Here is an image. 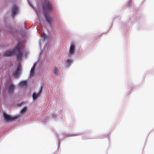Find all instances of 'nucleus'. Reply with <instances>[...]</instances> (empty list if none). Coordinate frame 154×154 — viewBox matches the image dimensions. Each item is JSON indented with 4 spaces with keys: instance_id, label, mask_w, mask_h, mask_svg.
Segmentation results:
<instances>
[{
    "instance_id": "obj_3",
    "label": "nucleus",
    "mask_w": 154,
    "mask_h": 154,
    "mask_svg": "<svg viewBox=\"0 0 154 154\" xmlns=\"http://www.w3.org/2000/svg\"><path fill=\"white\" fill-rule=\"evenodd\" d=\"M3 114L4 119L6 122L12 121L17 118V116L12 117L5 112H3Z\"/></svg>"
},
{
    "instance_id": "obj_2",
    "label": "nucleus",
    "mask_w": 154,
    "mask_h": 154,
    "mask_svg": "<svg viewBox=\"0 0 154 154\" xmlns=\"http://www.w3.org/2000/svg\"><path fill=\"white\" fill-rule=\"evenodd\" d=\"M42 8L44 14H49L53 8V5L49 1H45L42 4Z\"/></svg>"
},
{
    "instance_id": "obj_13",
    "label": "nucleus",
    "mask_w": 154,
    "mask_h": 154,
    "mask_svg": "<svg viewBox=\"0 0 154 154\" xmlns=\"http://www.w3.org/2000/svg\"><path fill=\"white\" fill-rule=\"evenodd\" d=\"M27 109V108L26 107H24L22 109V110L21 111V113L23 114L24 112H25L26 111Z\"/></svg>"
},
{
    "instance_id": "obj_5",
    "label": "nucleus",
    "mask_w": 154,
    "mask_h": 154,
    "mask_svg": "<svg viewBox=\"0 0 154 154\" xmlns=\"http://www.w3.org/2000/svg\"><path fill=\"white\" fill-rule=\"evenodd\" d=\"M21 67L20 65L18 66L17 70L13 73L14 75L16 78H17L20 73Z\"/></svg>"
},
{
    "instance_id": "obj_8",
    "label": "nucleus",
    "mask_w": 154,
    "mask_h": 154,
    "mask_svg": "<svg viewBox=\"0 0 154 154\" xmlns=\"http://www.w3.org/2000/svg\"><path fill=\"white\" fill-rule=\"evenodd\" d=\"M48 14H44V16L45 18L46 21L49 24H50L52 20V18L49 17Z\"/></svg>"
},
{
    "instance_id": "obj_10",
    "label": "nucleus",
    "mask_w": 154,
    "mask_h": 154,
    "mask_svg": "<svg viewBox=\"0 0 154 154\" xmlns=\"http://www.w3.org/2000/svg\"><path fill=\"white\" fill-rule=\"evenodd\" d=\"M53 72L55 75H58L60 74L59 70L58 69V67L57 66L54 67Z\"/></svg>"
},
{
    "instance_id": "obj_1",
    "label": "nucleus",
    "mask_w": 154,
    "mask_h": 154,
    "mask_svg": "<svg viewBox=\"0 0 154 154\" xmlns=\"http://www.w3.org/2000/svg\"><path fill=\"white\" fill-rule=\"evenodd\" d=\"M14 53L17 56V59L18 60H21L22 56V53L21 51L20 46L18 45L13 50L9 49L5 51L4 56L9 57L13 55Z\"/></svg>"
},
{
    "instance_id": "obj_11",
    "label": "nucleus",
    "mask_w": 154,
    "mask_h": 154,
    "mask_svg": "<svg viewBox=\"0 0 154 154\" xmlns=\"http://www.w3.org/2000/svg\"><path fill=\"white\" fill-rule=\"evenodd\" d=\"M72 60L70 59H67L65 61V63L66 64L67 66H69L70 64L72 62Z\"/></svg>"
},
{
    "instance_id": "obj_9",
    "label": "nucleus",
    "mask_w": 154,
    "mask_h": 154,
    "mask_svg": "<svg viewBox=\"0 0 154 154\" xmlns=\"http://www.w3.org/2000/svg\"><path fill=\"white\" fill-rule=\"evenodd\" d=\"M75 47L74 45L72 44L70 46L69 54L70 55L73 54L75 51Z\"/></svg>"
},
{
    "instance_id": "obj_4",
    "label": "nucleus",
    "mask_w": 154,
    "mask_h": 154,
    "mask_svg": "<svg viewBox=\"0 0 154 154\" xmlns=\"http://www.w3.org/2000/svg\"><path fill=\"white\" fill-rule=\"evenodd\" d=\"M42 87H41L40 90L38 94H36L35 93H34L32 94V97L34 100H36L38 97H40L41 95L42 92Z\"/></svg>"
},
{
    "instance_id": "obj_6",
    "label": "nucleus",
    "mask_w": 154,
    "mask_h": 154,
    "mask_svg": "<svg viewBox=\"0 0 154 154\" xmlns=\"http://www.w3.org/2000/svg\"><path fill=\"white\" fill-rule=\"evenodd\" d=\"M14 89V85L12 83H10L8 87V91L9 93L12 94L13 93Z\"/></svg>"
},
{
    "instance_id": "obj_15",
    "label": "nucleus",
    "mask_w": 154,
    "mask_h": 154,
    "mask_svg": "<svg viewBox=\"0 0 154 154\" xmlns=\"http://www.w3.org/2000/svg\"><path fill=\"white\" fill-rule=\"evenodd\" d=\"M43 35L44 36V38L45 39L47 38V36L46 35H45L44 34H43Z\"/></svg>"
},
{
    "instance_id": "obj_7",
    "label": "nucleus",
    "mask_w": 154,
    "mask_h": 154,
    "mask_svg": "<svg viewBox=\"0 0 154 154\" xmlns=\"http://www.w3.org/2000/svg\"><path fill=\"white\" fill-rule=\"evenodd\" d=\"M12 17L14 18V16L15 14L17 13L18 11V8L15 5H14L12 8Z\"/></svg>"
},
{
    "instance_id": "obj_14",
    "label": "nucleus",
    "mask_w": 154,
    "mask_h": 154,
    "mask_svg": "<svg viewBox=\"0 0 154 154\" xmlns=\"http://www.w3.org/2000/svg\"><path fill=\"white\" fill-rule=\"evenodd\" d=\"M26 82L25 81H22L20 82V86H24L26 85Z\"/></svg>"
},
{
    "instance_id": "obj_12",
    "label": "nucleus",
    "mask_w": 154,
    "mask_h": 154,
    "mask_svg": "<svg viewBox=\"0 0 154 154\" xmlns=\"http://www.w3.org/2000/svg\"><path fill=\"white\" fill-rule=\"evenodd\" d=\"M35 64H34L33 66L31 68L30 71V76H32L34 74L35 69Z\"/></svg>"
}]
</instances>
